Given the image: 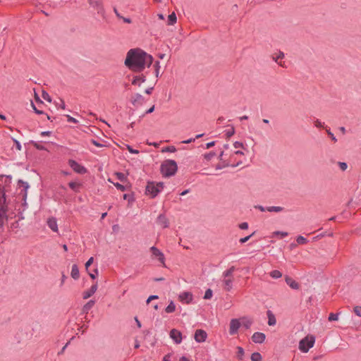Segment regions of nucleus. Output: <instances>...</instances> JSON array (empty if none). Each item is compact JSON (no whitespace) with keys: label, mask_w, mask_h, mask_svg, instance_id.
Wrapping results in <instances>:
<instances>
[{"label":"nucleus","mask_w":361,"mask_h":361,"mask_svg":"<svg viewBox=\"0 0 361 361\" xmlns=\"http://www.w3.org/2000/svg\"><path fill=\"white\" fill-rule=\"evenodd\" d=\"M145 52L140 49H130L125 60V65L130 70L141 72L145 69Z\"/></svg>","instance_id":"f257e3e1"},{"label":"nucleus","mask_w":361,"mask_h":361,"mask_svg":"<svg viewBox=\"0 0 361 361\" xmlns=\"http://www.w3.org/2000/svg\"><path fill=\"white\" fill-rule=\"evenodd\" d=\"M178 171L177 163L172 159L165 160L160 166V171L164 177H171Z\"/></svg>","instance_id":"f03ea898"},{"label":"nucleus","mask_w":361,"mask_h":361,"mask_svg":"<svg viewBox=\"0 0 361 361\" xmlns=\"http://www.w3.org/2000/svg\"><path fill=\"white\" fill-rule=\"evenodd\" d=\"M164 189V183L148 182L146 186V195L154 198Z\"/></svg>","instance_id":"7ed1b4c3"},{"label":"nucleus","mask_w":361,"mask_h":361,"mask_svg":"<svg viewBox=\"0 0 361 361\" xmlns=\"http://www.w3.org/2000/svg\"><path fill=\"white\" fill-rule=\"evenodd\" d=\"M315 342L314 336H306L299 342V349L302 353H307L314 346Z\"/></svg>","instance_id":"20e7f679"},{"label":"nucleus","mask_w":361,"mask_h":361,"mask_svg":"<svg viewBox=\"0 0 361 361\" xmlns=\"http://www.w3.org/2000/svg\"><path fill=\"white\" fill-rule=\"evenodd\" d=\"M150 251L152 258H157L158 261L164 266L165 257L164 253L155 246L151 247Z\"/></svg>","instance_id":"39448f33"},{"label":"nucleus","mask_w":361,"mask_h":361,"mask_svg":"<svg viewBox=\"0 0 361 361\" xmlns=\"http://www.w3.org/2000/svg\"><path fill=\"white\" fill-rule=\"evenodd\" d=\"M68 165L75 172L78 173L84 174L87 172L85 167L73 159H70L68 161Z\"/></svg>","instance_id":"423d86ee"},{"label":"nucleus","mask_w":361,"mask_h":361,"mask_svg":"<svg viewBox=\"0 0 361 361\" xmlns=\"http://www.w3.org/2000/svg\"><path fill=\"white\" fill-rule=\"evenodd\" d=\"M90 4L91 6L97 11L98 14L101 15L102 16H104L105 10L102 0L91 1Z\"/></svg>","instance_id":"0eeeda50"},{"label":"nucleus","mask_w":361,"mask_h":361,"mask_svg":"<svg viewBox=\"0 0 361 361\" xmlns=\"http://www.w3.org/2000/svg\"><path fill=\"white\" fill-rule=\"evenodd\" d=\"M169 336L176 344H179L182 341V334L180 331L176 329L171 330Z\"/></svg>","instance_id":"6e6552de"},{"label":"nucleus","mask_w":361,"mask_h":361,"mask_svg":"<svg viewBox=\"0 0 361 361\" xmlns=\"http://www.w3.org/2000/svg\"><path fill=\"white\" fill-rule=\"evenodd\" d=\"M207 338V334L204 330L197 329L195 332L194 338L197 343H203Z\"/></svg>","instance_id":"1a4fd4ad"},{"label":"nucleus","mask_w":361,"mask_h":361,"mask_svg":"<svg viewBox=\"0 0 361 361\" xmlns=\"http://www.w3.org/2000/svg\"><path fill=\"white\" fill-rule=\"evenodd\" d=\"M240 326V322L238 319H232L230 322L229 334H235Z\"/></svg>","instance_id":"9d476101"},{"label":"nucleus","mask_w":361,"mask_h":361,"mask_svg":"<svg viewBox=\"0 0 361 361\" xmlns=\"http://www.w3.org/2000/svg\"><path fill=\"white\" fill-rule=\"evenodd\" d=\"M179 300L184 303L190 304L193 300V295L192 293L184 291L179 295Z\"/></svg>","instance_id":"9b49d317"},{"label":"nucleus","mask_w":361,"mask_h":361,"mask_svg":"<svg viewBox=\"0 0 361 361\" xmlns=\"http://www.w3.org/2000/svg\"><path fill=\"white\" fill-rule=\"evenodd\" d=\"M131 103L135 106H142L145 103V98L140 93H136L132 97Z\"/></svg>","instance_id":"f8f14e48"},{"label":"nucleus","mask_w":361,"mask_h":361,"mask_svg":"<svg viewBox=\"0 0 361 361\" xmlns=\"http://www.w3.org/2000/svg\"><path fill=\"white\" fill-rule=\"evenodd\" d=\"M157 224L162 228H166L169 226V222L166 216L161 214L157 219Z\"/></svg>","instance_id":"ddd939ff"},{"label":"nucleus","mask_w":361,"mask_h":361,"mask_svg":"<svg viewBox=\"0 0 361 361\" xmlns=\"http://www.w3.org/2000/svg\"><path fill=\"white\" fill-rule=\"evenodd\" d=\"M266 338V336L264 333L262 332H255L252 336V340L255 343H262Z\"/></svg>","instance_id":"4468645a"},{"label":"nucleus","mask_w":361,"mask_h":361,"mask_svg":"<svg viewBox=\"0 0 361 361\" xmlns=\"http://www.w3.org/2000/svg\"><path fill=\"white\" fill-rule=\"evenodd\" d=\"M97 290V283L93 284L90 288L87 290H85L82 293V298L87 299L90 298Z\"/></svg>","instance_id":"2eb2a0df"},{"label":"nucleus","mask_w":361,"mask_h":361,"mask_svg":"<svg viewBox=\"0 0 361 361\" xmlns=\"http://www.w3.org/2000/svg\"><path fill=\"white\" fill-rule=\"evenodd\" d=\"M222 163L221 164H219L216 166V170H220V169H222L225 167H228V166H231L232 168H235L238 166H239L240 164H242V161H238V163L235 164H230L228 161H221Z\"/></svg>","instance_id":"dca6fc26"},{"label":"nucleus","mask_w":361,"mask_h":361,"mask_svg":"<svg viewBox=\"0 0 361 361\" xmlns=\"http://www.w3.org/2000/svg\"><path fill=\"white\" fill-rule=\"evenodd\" d=\"M145 81L146 77L143 74H141L133 78L132 84L140 87L142 83L145 82Z\"/></svg>","instance_id":"f3484780"},{"label":"nucleus","mask_w":361,"mask_h":361,"mask_svg":"<svg viewBox=\"0 0 361 361\" xmlns=\"http://www.w3.org/2000/svg\"><path fill=\"white\" fill-rule=\"evenodd\" d=\"M47 225L51 231H53L54 232L58 231V224H57V221H56V218H54V217L49 218L47 220Z\"/></svg>","instance_id":"a211bd4d"},{"label":"nucleus","mask_w":361,"mask_h":361,"mask_svg":"<svg viewBox=\"0 0 361 361\" xmlns=\"http://www.w3.org/2000/svg\"><path fill=\"white\" fill-rule=\"evenodd\" d=\"M18 186L20 188L22 187L23 188V191H24L23 197H24V199H26L27 190L30 188L29 183L27 182H26V181L23 180H19L18 182Z\"/></svg>","instance_id":"6ab92c4d"},{"label":"nucleus","mask_w":361,"mask_h":361,"mask_svg":"<svg viewBox=\"0 0 361 361\" xmlns=\"http://www.w3.org/2000/svg\"><path fill=\"white\" fill-rule=\"evenodd\" d=\"M286 283L293 289L298 290L299 288V284L290 277L286 276Z\"/></svg>","instance_id":"aec40b11"},{"label":"nucleus","mask_w":361,"mask_h":361,"mask_svg":"<svg viewBox=\"0 0 361 361\" xmlns=\"http://www.w3.org/2000/svg\"><path fill=\"white\" fill-rule=\"evenodd\" d=\"M95 300H90L85 305H83L82 312L83 314H87L90 310L94 305Z\"/></svg>","instance_id":"412c9836"},{"label":"nucleus","mask_w":361,"mask_h":361,"mask_svg":"<svg viewBox=\"0 0 361 361\" xmlns=\"http://www.w3.org/2000/svg\"><path fill=\"white\" fill-rule=\"evenodd\" d=\"M71 275V277L75 280H78L79 279L80 272L77 264H73Z\"/></svg>","instance_id":"4be33fe9"},{"label":"nucleus","mask_w":361,"mask_h":361,"mask_svg":"<svg viewBox=\"0 0 361 361\" xmlns=\"http://www.w3.org/2000/svg\"><path fill=\"white\" fill-rule=\"evenodd\" d=\"M233 279H226L225 278V279H224L223 281V283H224V288L226 290V291H230L232 288H233Z\"/></svg>","instance_id":"5701e85b"},{"label":"nucleus","mask_w":361,"mask_h":361,"mask_svg":"<svg viewBox=\"0 0 361 361\" xmlns=\"http://www.w3.org/2000/svg\"><path fill=\"white\" fill-rule=\"evenodd\" d=\"M267 314L268 317V324L269 326H274L276 324V319L274 314L271 310H268Z\"/></svg>","instance_id":"b1692460"},{"label":"nucleus","mask_w":361,"mask_h":361,"mask_svg":"<svg viewBox=\"0 0 361 361\" xmlns=\"http://www.w3.org/2000/svg\"><path fill=\"white\" fill-rule=\"evenodd\" d=\"M176 20H177L176 15L174 12H173L172 13L169 14L168 16L167 24L169 25H173V24H175L176 23Z\"/></svg>","instance_id":"393cba45"},{"label":"nucleus","mask_w":361,"mask_h":361,"mask_svg":"<svg viewBox=\"0 0 361 361\" xmlns=\"http://www.w3.org/2000/svg\"><path fill=\"white\" fill-rule=\"evenodd\" d=\"M284 208L279 206H271L266 207V210L269 212H281L283 211Z\"/></svg>","instance_id":"a878e982"},{"label":"nucleus","mask_w":361,"mask_h":361,"mask_svg":"<svg viewBox=\"0 0 361 361\" xmlns=\"http://www.w3.org/2000/svg\"><path fill=\"white\" fill-rule=\"evenodd\" d=\"M235 269V267L232 266L227 270L224 271L222 274V276L224 278H229L233 276V273L234 272Z\"/></svg>","instance_id":"bb28decb"},{"label":"nucleus","mask_w":361,"mask_h":361,"mask_svg":"<svg viewBox=\"0 0 361 361\" xmlns=\"http://www.w3.org/2000/svg\"><path fill=\"white\" fill-rule=\"evenodd\" d=\"M153 62V57L145 52V67L147 66L149 67Z\"/></svg>","instance_id":"cd10ccee"},{"label":"nucleus","mask_w":361,"mask_h":361,"mask_svg":"<svg viewBox=\"0 0 361 361\" xmlns=\"http://www.w3.org/2000/svg\"><path fill=\"white\" fill-rule=\"evenodd\" d=\"M242 320H243L242 326L245 329H250L251 325H252V322L250 319H249L247 318H245V317L242 318Z\"/></svg>","instance_id":"c85d7f7f"},{"label":"nucleus","mask_w":361,"mask_h":361,"mask_svg":"<svg viewBox=\"0 0 361 361\" xmlns=\"http://www.w3.org/2000/svg\"><path fill=\"white\" fill-rule=\"evenodd\" d=\"M176 310V305L173 301H171L167 307L165 308L166 313H172Z\"/></svg>","instance_id":"c756f323"},{"label":"nucleus","mask_w":361,"mask_h":361,"mask_svg":"<svg viewBox=\"0 0 361 361\" xmlns=\"http://www.w3.org/2000/svg\"><path fill=\"white\" fill-rule=\"evenodd\" d=\"M30 143H32L33 145V146L37 149H39V150H45L46 149L45 147L43 145H42V143L40 142H35V141L31 140Z\"/></svg>","instance_id":"7c9ffc66"},{"label":"nucleus","mask_w":361,"mask_h":361,"mask_svg":"<svg viewBox=\"0 0 361 361\" xmlns=\"http://www.w3.org/2000/svg\"><path fill=\"white\" fill-rule=\"evenodd\" d=\"M252 361H262V357L259 353L255 352L251 355Z\"/></svg>","instance_id":"2f4dec72"},{"label":"nucleus","mask_w":361,"mask_h":361,"mask_svg":"<svg viewBox=\"0 0 361 361\" xmlns=\"http://www.w3.org/2000/svg\"><path fill=\"white\" fill-rule=\"evenodd\" d=\"M244 349L240 347V346H238L237 347V357L240 360H243V357H244Z\"/></svg>","instance_id":"473e14b6"},{"label":"nucleus","mask_w":361,"mask_h":361,"mask_svg":"<svg viewBox=\"0 0 361 361\" xmlns=\"http://www.w3.org/2000/svg\"><path fill=\"white\" fill-rule=\"evenodd\" d=\"M270 276L273 278V279H279L282 276V274L280 271L279 270H273L270 272Z\"/></svg>","instance_id":"72a5a7b5"},{"label":"nucleus","mask_w":361,"mask_h":361,"mask_svg":"<svg viewBox=\"0 0 361 361\" xmlns=\"http://www.w3.org/2000/svg\"><path fill=\"white\" fill-rule=\"evenodd\" d=\"M296 242L299 245H303V244L307 243L308 242V240L306 238L303 237L302 235H298L296 238Z\"/></svg>","instance_id":"f704fd0d"},{"label":"nucleus","mask_w":361,"mask_h":361,"mask_svg":"<svg viewBox=\"0 0 361 361\" xmlns=\"http://www.w3.org/2000/svg\"><path fill=\"white\" fill-rule=\"evenodd\" d=\"M340 313H330L328 317L329 321L333 322V321H337L338 319V316Z\"/></svg>","instance_id":"c9c22d12"},{"label":"nucleus","mask_w":361,"mask_h":361,"mask_svg":"<svg viewBox=\"0 0 361 361\" xmlns=\"http://www.w3.org/2000/svg\"><path fill=\"white\" fill-rule=\"evenodd\" d=\"M176 151V148L173 145L166 147L163 148L161 150L162 152H171V153L175 152Z\"/></svg>","instance_id":"e433bc0d"},{"label":"nucleus","mask_w":361,"mask_h":361,"mask_svg":"<svg viewBox=\"0 0 361 361\" xmlns=\"http://www.w3.org/2000/svg\"><path fill=\"white\" fill-rule=\"evenodd\" d=\"M216 155V152H209V153H206L204 154V158L207 161H210Z\"/></svg>","instance_id":"4c0bfd02"},{"label":"nucleus","mask_w":361,"mask_h":361,"mask_svg":"<svg viewBox=\"0 0 361 361\" xmlns=\"http://www.w3.org/2000/svg\"><path fill=\"white\" fill-rule=\"evenodd\" d=\"M42 97L44 100L47 101L48 102H51V97L47 91L42 90Z\"/></svg>","instance_id":"58836bf2"},{"label":"nucleus","mask_w":361,"mask_h":361,"mask_svg":"<svg viewBox=\"0 0 361 361\" xmlns=\"http://www.w3.org/2000/svg\"><path fill=\"white\" fill-rule=\"evenodd\" d=\"M54 103H55L56 106L58 109L59 108H61L62 109H66L65 102H64V101L62 99H60L59 102H55Z\"/></svg>","instance_id":"ea45409f"},{"label":"nucleus","mask_w":361,"mask_h":361,"mask_svg":"<svg viewBox=\"0 0 361 361\" xmlns=\"http://www.w3.org/2000/svg\"><path fill=\"white\" fill-rule=\"evenodd\" d=\"M212 295H213V292L210 288H209L205 291V293L204 295V299L209 300V299L212 298Z\"/></svg>","instance_id":"a19ab883"},{"label":"nucleus","mask_w":361,"mask_h":361,"mask_svg":"<svg viewBox=\"0 0 361 361\" xmlns=\"http://www.w3.org/2000/svg\"><path fill=\"white\" fill-rule=\"evenodd\" d=\"M235 133V128L232 126L231 128L228 129L225 131V135L227 137H231Z\"/></svg>","instance_id":"79ce46f5"},{"label":"nucleus","mask_w":361,"mask_h":361,"mask_svg":"<svg viewBox=\"0 0 361 361\" xmlns=\"http://www.w3.org/2000/svg\"><path fill=\"white\" fill-rule=\"evenodd\" d=\"M338 165L342 171H345L348 169V164L346 162L338 161Z\"/></svg>","instance_id":"37998d69"},{"label":"nucleus","mask_w":361,"mask_h":361,"mask_svg":"<svg viewBox=\"0 0 361 361\" xmlns=\"http://www.w3.org/2000/svg\"><path fill=\"white\" fill-rule=\"evenodd\" d=\"M69 187L74 191L78 192L79 184L75 182L71 181L68 183Z\"/></svg>","instance_id":"c03bdc74"},{"label":"nucleus","mask_w":361,"mask_h":361,"mask_svg":"<svg viewBox=\"0 0 361 361\" xmlns=\"http://www.w3.org/2000/svg\"><path fill=\"white\" fill-rule=\"evenodd\" d=\"M116 176L118 179L122 182L126 180V176L123 173L118 172L116 173Z\"/></svg>","instance_id":"a18cd8bd"},{"label":"nucleus","mask_w":361,"mask_h":361,"mask_svg":"<svg viewBox=\"0 0 361 361\" xmlns=\"http://www.w3.org/2000/svg\"><path fill=\"white\" fill-rule=\"evenodd\" d=\"M12 140L16 145V149L18 151H20L22 149V145H21L20 142L16 138L13 137Z\"/></svg>","instance_id":"49530a36"},{"label":"nucleus","mask_w":361,"mask_h":361,"mask_svg":"<svg viewBox=\"0 0 361 361\" xmlns=\"http://www.w3.org/2000/svg\"><path fill=\"white\" fill-rule=\"evenodd\" d=\"M255 233H252V234L247 235V236H245L244 238H241L240 240H239V242L241 243V244H243L245 243H246L247 241H248L250 240V238L254 235Z\"/></svg>","instance_id":"de8ad7c7"},{"label":"nucleus","mask_w":361,"mask_h":361,"mask_svg":"<svg viewBox=\"0 0 361 361\" xmlns=\"http://www.w3.org/2000/svg\"><path fill=\"white\" fill-rule=\"evenodd\" d=\"M66 117L67 118L68 122L73 123H78V121L76 118L71 116L70 115L67 114V115H66Z\"/></svg>","instance_id":"09e8293b"},{"label":"nucleus","mask_w":361,"mask_h":361,"mask_svg":"<svg viewBox=\"0 0 361 361\" xmlns=\"http://www.w3.org/2000/svg\"><path fill=\"white\" fill-rule=\"evenodd\" d=\"M114 185L118 190H120L121 191H125L126 190V186H124L118 183H114Z\"/></svg>","instance_id":"8fccbe9b"},{"label":"nucleus","mask_w":361,"mask_h":361,"mask_svg":"<svg viewBox=\"0 0 361 361\" xmlns=\"http://www.w3.org/2000/svg\"><path fill=\"white\" fill-rule=\"evenodd\" d=\"M314 123L317 128H322V127H324V123L321 122L319 119L314 120Z\"/></svg>","instance_id":"3c124183"},{"label":"nucleus","mask_w":361,"mask_h":361,"mask_svg":"<svg viewBox=\"0 0 361 361\" xmlns=\"http://www.w3.org/2000/svg\"><path fill=\"white\" fill-rule=\"evenodd\" d=\"M123 199L127 200L128 202H132L134 200L133 196L130 194H124Z\"/></svg>","instance_id":"603ef678"},{"label":"nucleus","mask_w":361,"mask_h":361,"mask_svg":"<svg viewBox=\"0 0 361 361\" xmlns=\"http://www.w3.org/2000/svg\"><path fill=\"white\" fill-rule=\"evenodd\" d=\"M354 312L356 315L361 317V307L360 306H355L354 307Z\"/></svg>","instance_id":"864d4df0"},{"label":"nucleus","mask_w":361,"mask_h":361,"mask_svg":"<svg viewBox=\"0 0 361 361\" xmlns=\"http://www.w3.org/2000/svg\"><path fill=\"white\" fill-rule=\"evenodd\" d=\"M233 147L236 149L238 148H243L244 147V145L243 144V142H239V141H235L234 143H233Z\"/></svg>","instance_id":"5fc2aeb1"},{"label":"nucleus","mask_w":361,"mask_h":361,"mask_svg":"<svg viewBox=\"0 0 361 361\" xmlns=\"http://www.w3.org/2000/svg\"><path fill=\"white\" fill-rule=\"evenodd\" d=\"M31 106L34 110V111L37 114H43L44 112L41 110H39L36 108L35 105L34 104V103L32 102H31Z\"/></svg>","instance_id":"6e6d98bb"},{"label":"nucleus","mask_w":361,"mask_h":361,"mask_svg":"<svg viewBox=\"0 0 361 361\" xmlns=\"http://www.w3.org/2000/svg\"><path fill=\"white\" fill-rule=\"evenodd\" d=\"M127 148H128L129 152L131 154H137L139 153L138 150L133 149V147L130 145H127Z\"/></svg>","instance_id":"4d7b16f0"},{"label":"nucleus","mask_w":361,"mask_h":361,"mask_svg":"<svg viewBox=\"0 0 361 361\" xmlns=\"http://www.w3.org/2000/svg\"><path fill=\"white\" fill-rule=\"evenodd\" d=\"M326 133L327 134L331 137V140L334 141V142H337V139L336 137L334 136V133H331V131L330 130V129L329 130H326Z\"/></svg>","instance_id":"13d9d810"},{"label":"nucleus","mask_w":361,"mask_h":361,"mask_svg":"<svg viewBox=\"0 0 361 361\" xmlns=\"http://www.w3.org/2000/svg\"><path fill=\"white\" fill-rule=\"evenodd\" d=\"M97 274H98V269H95L94 270V272L89 273V275H90V278L92 279H95L97 276Z\"/></svg>","instance_id":"bf43d9fd"},{"label":"nucleus","mask_w":361,"mask_h":361,"mask_svg":"<svg viewBox=\"0 0 361 361\" xmlns=\"http://www.w3.org/2000/svg\"><path fill=\"white\" fill-rule=\"evenodd\" d=\"M93 257H91L85 263V269L87 270L88 267L92 264L93 262Z\"/></svg>","instance_id":"052dcab7"},{"label":"nucleus","mask_w":361,"mask_h":361,"mask_svg":"<svg viewBox=\"0 0 361 361\" xmlns=\"http://www.w3.org/2000/svg\"><path fill=\"white\" fill-rule=\"evenodd\" d=\"M248 224L247 222H243L239 225V228L242 230H245L248 228Z\"/></svg>","instance_id":"680f3d73"},{"label":"nucleus","mask_w":361,"mask_h":361,"mask_svg":"<svg viewBox=\"0 0 361 361\" xmlns=\"http://www.w3.org/2000/svg\"><path fill=\"white\" fill-rule=\"evenodd\" d=\"M158 298H159V297H158V295H150V296L147 299L146 302L148 304V303H149V302H150L151 300H154V299H157Z\"/></svg>","instance_id":"e2e57ef3"},{"label":"nucleus","mask_w":361,"mask_h":361,"mask_svg":"<svg viewBox=\"0 0 361 361\" xmlns=\"http://www.w3.org/2000/svg\"><path fill=\"white\" fill-rule=\"evenodd\" d=\"M215 145V141H211L209 142H207L205 145L206 149L211 148Z\"/></svg>","instance_id":"0e129e2a"},{"label":"nucleus","mask_w":361,"mask_h":361,"mask_svg":"<svg viewBox=\"0 0 361 361\" xmlns=\"http://www.w3.org/2000/svg\"><path fill=\"white\" fill-rule=\"evenodd\" d=\"M275 234L281 235L282 238L286 237L288 235V233L284 231H276Z\"/></svg>","instance_id":"69168bd1"},{"label":"nucleus","mask_w":361,"mask_h":361,"mask_svg":"<svg viewBox=\"0 0 361 361\" xmlns=\"http://www.w3.org/2000/svg\"><path fill=\"white\" fill-rule=\"evenodd\" d=\"M91 142L95 145L96 147H103L104 145L101 143H99L98 141L95 140H91Z\"/></svg>","instance_id":"338daca9"},{"label":"nucleus","mask_w":361,"mask_h":361,"mask_svg":"<svg viewBox=\"0 0 361 361\" xmlns=\"http://www.w3.org/2000/svg\"><path fill=\"white\" fill-rule=\"evenodd\" d=\"M154 111V105H153L152 107H150L149 109H147L145 113L142 116L143 117L145 114H151Z\"/></svg>","instance_id":"774afa93"}]
</instances>
